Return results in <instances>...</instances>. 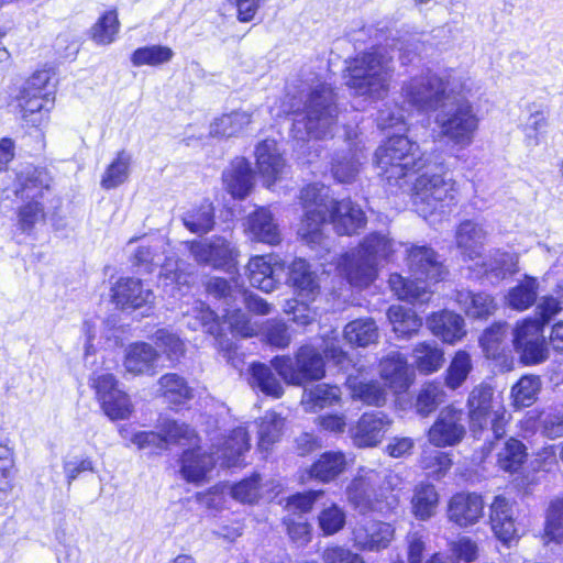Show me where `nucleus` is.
<instances>
[{
    "mask_svg": "<svg viewBox=\"0 0 563 563\" xmlns=\"http://www.w3.org/2000/svg\"><path fill=\"white\" fill-rule=\"evenodd\" d=\"M119 20L115 11L106 12L92 27V38L99 45H108L115 40Z\"/></svg>",
    "mask_w": 563,
    "mask_h": 563,
    "instance_id": "338daca9",
    "label": "nucleus"
},
{
    "mask_svg": "<svg viewBox=\"0 0 563 563\" xmlns=\"http://www.w3.org/2000/svg\"><path fill=\"white\" fill-rule=\"evenodd\" d=\"M327 219L341 235H352L366 224V217L358 205L350 199L332 201Z\"/></svg>",
    "mask_w": 563,
    "mask_h": 563,
    "instance_id": "4be33fe9",
    "label": "nucleus"
},
{
    "mask_svg": "<svg viewBox=\"0 0 563 563\" xmlns=\"http://www.w3.org/2000/svg\"><path fill=\"white\" fill-rule=\"evenodd\" d=\"M247 232L252 240L271 245L280 242V232L269 210L261 208L249 216Z\"/></svg>",
    "mask_w": 563,
    "mask_h": 563,
    "instance_id": "473e14b6",
    "label": "nucleus"
},
{
    "mask_svg": "<svg viewBox=\"0 0 563 563\" xmlns=\"http://www.w3.org/2000/svg\"><path fill=\"white\" fill-rule=\"evenodd\" d=\"M471 90L472 81L468 78V90L448 100L439 109L434 119V123L439 128V135L460 150H464L473 143L479 125L477 112L467 99Z\"/></svg>",
    "mask_w": 563,
    "mask_h": 563,
    "instance_id": "1a4fd4ad",
    "label": "nucleus"
},
{
    "mask_svg": "<svg viewBox=\"0 0 563 563\" xmlns=\"http://www.w3.org/2000/svg\"><path fill=\"white\" fill-rule=\"evenodd\" d=\"M472 368L470 354L465 351H457L446 369L445 385L453 390L461 387Z\"/></svg>",
    "mask_w": 563,
    "mask_h": 563,
    "instance_id": "bf43d9fd",
    "label": "nucleus"
},
{
    "mask_svg": "<svg viewBox=\"0 0 563 563\" xmlns=\"http://www.w3.org/2000/svg\"><path fill=\"white\" fill-rule=\"evenodd\" d=\"M401 477L390 471L362 468L346 488L349 503L361 514H384L398 505L391 493L401 485Z\"/></svg>",
    "mask_w": 563,
    "mask_h": 563,
    "instance_id": "39448f33",
    "label": "nucleus"
},
{
    "mask_svg": "<svg viewBox=\"0 0 563 563\" xmlns=\"http://www.w3.org/2000/svg\"><path fill=\"white\" fill-rule=\"evenodd\" d=\"M446 394L441 383L429 382L421 386L415 402L417 412L427 417L444 402Z\"/></svg>",
    "mask_w": 563,
    "mask_h": 563,
    "instance_id": "3c124183",
    "label": "nucleus"
},
{
    "mask_svg": "<svg viewBox=\"0 0 563 563\" xmlns=\"http://www.w3.org/2000/svg\"><path fill=\"white\" fill-rule=\"evenodd\" d=\"M223 183L227 190L239 199L245 198L253 187V174L246 159L238 157L232 161L223 173Z\"/></svg>",
    "mask_w": 563,
    "mask_h": 563,
    "instance_id": "2f4dec72",
    "label": "nucleus"
},
{
    "mask_svg": "<svg viewBox=\"0 0 563 563\" xmlns=\"http://www.w3.org/2000/svg\"><path fill=\"white\" fill-rule=\"evenodd\" d=\"M255 156L258 170L268 186L283 177L286 163L274 140L261 142L256 146Z\"/></svg>",
    "mask_w": 563,
    "mask_h": 563,
    "instance_id": "a878e982",
    "label": "nucleus"
},
{
    "mask_svg": "<svg viewBox=\"0 0 563 563\" xmlns=\"http://www.w3.org/2000/svg\"><path fill=\"white\" fill-rule=\"evenodd\" d=\"M216 464L212 454H206L200 449L186 451L181 457V474L185 479L200 483Z\"/></svg>",
    "mask_w": 563,
    "mask_h": 563,
    "instance_id": "c9c22d12",
    "label": "nucleus"
},
{
    "mask_svg": "<svg viewBox=\"0 0 563 563\" xmlns=\"http://www.w3.org/2000/svg\"><path fill=\"white\" fill-rule=\"evenodd\" d=\"M186 246L195 261L214 268L230 269L238 256V250L222 236L186 242Z\"/></svg>",
    "mask_w": 563,
    "mask_h": 563,
    "instance_id": "dca6fc26",
    "label": "nucleus"
},
{
    "mask_svg": "<svg viewBox=\"0 0 563 563\" xmlns=\"http://www.w3.org/2000/svg\"><path fill=\"white\" fill-rule=\"evenodd\" d=\"M260 474H253L231 487V495L243 504L256 503L263 494V485Z\"/></svg>",
    "mask_w": 563,
    "mask_h": 563,
    "instance_id": "0e129e2a",
    "label": "nucleus"
},
{
    "mask_svg": "<svg viewBox=\"0 0 563 563\" xmlns=\"http://www.w3.org/2000/svg\"><path fill=\"white\" fill-rule=\"evenodd\" d=\"M284 429V419L276 412H267L261 420L258 429V446L263 451L279 440Z\"/></svg>",
    "mask_w": 563,
    "mask_h": 563,
    "instance_id": "052dcab7",
    "label": "nucleus"
},
{
    "mask_svg": "<svg viewBox=\"0 0 563 563\" xmlns=\"http://www.w3.org/2000/svg\"><path fill=\"white\" fill-rule=\"evenodd\" d=\"M399 243L386 234L371 233L358 247L342 255L338 269L355 287H366L377 276L379 265L391 260Z\"/></svg>",
    "mask_w": 563,
    "mask_h": 563,
    "instance_id": "f03ea898",
    "label": "nucleus"
},
{
    "mask_svg": "<svg viewBox=\"0 0 563 563\" xmlns=\"http://www.w3.org/2000/svg\"><path fill=\"white\" fill-rule=\"evenodd\" d=\"M375 158L379 175L390 189H401L409 174L428 166V158L419 145L404 135L388 137L376 150Z\"/></svg>",
    "mask_w": 563,
    "mask_h": 563,
    "instance_id": "6e6552de",
    "label": "nucleus"
},
{
    "mask_svg": "<svg viewBox=\"0 0 563 563\" xmlns=\"http://www.w3.org/2000/svg\"><path fill=\"white\" fill-rule=\"evenodd\" d=\"M345 464V456L342 452H325L311 465L309 476L328 483L343 472Z\"/></svg>",
    "mask_w": 563,
    "mask_h": 563,
    "instance_id": "49530a36",
    "label": "nucleus"
},
{
    "mask_svg": "<svg viewBox=\"0 0 563 563\" xmlns=\"http://www.w3.org/2000/svg\"><path fill=\"white\" fill-rule=\"evenodd\" d=\"M548 126V110L541 104L529 106V117L523 124V132L531 145L539 144V133Z\"/></svg>",
    "mask_w": 563,
    "mask_h": 563,
    "instance_id": "e2e57ef3",
    "label": "nucleus"
},
{
    "mask_svg": "<svg viewBox=\"0 0 563 563\" xmlns=\"http://www.w3.org/2000/svg\"><path fill=\"white\" fill-rule=\"evenodd\" d=\"M413 363L422 374L438 372L444 362V353L437 342H421L412 351Z\"/></svg>",
    "mask_w": 563,
    "mask_h": 563,
    "instance_id": "c03bdc74",
    "label": "nucleus"
},
{
    "mask_svg": "<svg viewBox=\"0 0 563 563\" xmlns=\"http://www.w3.org/2000/svg\"><path fill=\"white\" fill-rule=\"evenodd\" d=\"M157 384L161 396L168 404L184 405L194 398V389L183 376L176 373L163 375Z\"/></svg>",
    "mask_w": 563,
    "mask_h": 563,
    "instance_id": "e433bc0d",
    "label": "nucleus"
},
{
    "mask_svg": "<svg viewBox=\"0 0 563 563\" xmlns=\"http://www.w3.org/2000/svg\"><path fill=\"white\" fill-rule=\"evenodd\" d=\"M53 106L54 97H49L48 92L40 96L22 90L19 99L23 121L33 126H40L47 121Z\"/></svg>",
    "mask_w": 563,
    "mask_h": 563,
    "instance_id": "7c9ffc66",
    "label": "nucleus"
},
{
    "mask_svg": "<svg viewBox=\"0 0 563 563\" xmlns=\"http://www.w3.org/2000/svg\"><path fill=\"white\" fill-rule=\"evenodd\" d=\"M538 282L536 278L526 277L507 295L508 305L516 310H526L531 307L538 296Z\"/></svg>",
    "mask_w": 563,
    "mask_h": 563,
    "instance_id": "864d4df0",
    "label": "nucleus"
},
{
    "mask_svg": "<svg viewBox=\"0 0 563 563\" xmlns=\"http://www.w3.org/2000/svg\"><path fill=\"white\" fill-rule=\"evenodd\" d=\"M250 384L266 395L279 398L283 395V386L274 376L271 368L264 364H254L251 367Z\"/></svg>",
    "mask_w": 563,
    "mask_h": 563,
    "instance_id": "4d7b16f0",
    "label": "nucleus"
},
{
    "mask_svg": "<svg viewBox=\"0 0 563 563\" xmlns=\"http://www.w3.org/2000/svg\"><path fill=\"white\" fill-rule=\"evenodd\" d=\"M287 283L299 300L314 301L320 295L318 274L305 258L297 257L290 263Z\"/></svg>",
    "mask_w": 563,
    "mask_h": 563,
    "instance_id": "412c9836",
    "label": "nucleus"
},
{
    "mask_svg": "<svg viewBox=\"0 0 563 563\" xmlns=\"http://www.w3.org/2000/svg\"><path fill=\"white\" fill-rule=\"evenodd\" d=\"M344 336L352 344L366 346L377 340L378 330L373 319H357L345 325Z\"/></svg>",
    "mask_w": 563,
    "mask_h": 563,
    "instance_id": "603ef678",
    "label": "nucleus"
},
{
    "mask_svg": "<svg viewBox=\"0 0 563 563\" xmlns=\"http://www.w3.org/2000/svg\"><path fill=\"white\" fill-rule=\"evenodd\" d=\"M132 156L126 151H120L104 169L100 186L110 190L124 184L130 176Z\"/></svg>",
    "mask_w": 563,
    "mask_h": 563,
    "instance_id": "a18cd8bd",
    "label": "nucleus"
},
{
    "mask_svg": "<svg viewBox=\"0 0 563 563\" xmlns=\"http://www.w3.org/2000/svg\"><path fill=\"white\" fill-rule=\"evenodd\" d=\"M544 531L549 540L563 542V496L550 504Z\"/></svg>",
    "mask_w": 563,
    "mask_h": 563,
    "instance_id": "774afa93",
    "label": "nucleus"
},
{
    "mask_svg": "<svg viewBox=\"0 0 563 563\" xmlns=\"http://www.w3.org/2000/svg\"><path fill=\"white\" fill-rule=\"evenodd\" d=\"M163 249L164 242L161 239H155L150 244H141L134 253L133 264L151 273L153 266L159 264Z\"/></svg>",
    "mask_w": 563,
    "mask_h": 563,
    "instance_id": "69168bd1",
    "label": "nucleus"
},
{
    "mask_svg": "<svg viewBox=\"0 0 563 563\" xmlns=\"http://www.w3.org/2000/svg\"><path fill=\"white\" fill-rule=\"evenodd\" d=\"M484 500L475 493H457L448 504V519L460 528L476 525L484 515Z\"/></svg>",
    "mask_w": 563,
    "mask_h": 563,
    "instance_id": "6ab92c4d",
    "label": "nucleus"
},
{
    "mask_svg": "<svg viewBox=\"0 0 563 563\" xmlns=\"http://www.w3.org/2000/svg\"><path fill=\"white\" fill-rule=\"evenodd\" d=\"M489 521L496 537L507 543L518 537V518L515 505L505 496H496L489 506Z\"/></svg>",
    "mask_w": 563,
    "mask_h": 563,
    "instance_id": "5701e85b",
    "label": "nucleus"
},
{
    "mask_svg": "<svg viewBox=\"0 0 563 563\" xmlns=\"http://www.w3.org/2000/svg\"><path fill=\"white\" fill-rule=\"evenodd\" d=\"M250 449V438L247 431L243 427L235 428L228 438L212 452L216 462H220L222 466H239L245 452Z\"/></svg>",
    "mask_w": 563,
    "mask_h": 563,
    "instance_id": "cd10ccee",
    "label": "nucleus"
},
{
    "mask_svg": "<svg viewBox=\"0 0 563 563\" xmlns=\"http://www.w3.org/2000/svg\"><path fill=\"white\" fill-rule=\"evenodd\" d=\"M49 187L47 172L32 165L14 170L13 177L3 187L2 194L5 198H10L12 194L21 201L16 209V227L21 232L31 234L37 224L45 222L43 199Z\"/></svg>",
    "mask_w": 563,
    "mask_h": 563,
    "instance_id": "f257e3e1",
    "label": "nucleus"
},
{
    "mask_svg": "<svg viewBox=\"0 0 563 563\" xmlns=\"http://www.w3.org/2000/svg\"><path fill=\"white\" fill-rule=\"evenodd\" d=\"M427 325L434 335L448 343L461 340L466 333L464 319L449 310L430 316L427 320Z\"/></svg>",
    "mask_w": 563,
    "mask_h": 563,
    "instance_id": "c756f323",
    "label": "nucleus"
},
{
    "mask_svg": "<svg viewBox=\"0 0 563 563\" xmlns=\"http://www.w3.org/2000/svg\"><path fill=\"white\" fill-rule=\"evenodd\" d=\"M341 400V390L338 386L318 384L310 389H305L301 405L306 411H318L332 407Z\"/></svg>",
    "mask_w": 563,
    "mask_h": 563,
    "instance_id": "ea45409f",
    "label": "nucleus"
},
{
    "mask_svg": "<svg viewBox=\"0 0 563 563\" xmlns=\"http://www.w3.org/2000/svg\"><path fill=\"white\" fill-rule=\"evenodd\" d=\"M518 256L514 253L495 250L483 262V273L488 278L501 280L517 272Z\"/></svg>",
    "mask_w": 563,
    "mask_h": 563,
    "instance_id": "37998d69",
    "label": "nucleus"
},
{
    "mask_svg": "<svg viewBox=\"0 0 563 563\" xmlns=\"http://www.w3.org/2000/svg\"><path fill=\"white\" fill-rule=\"evenodd\" d=\"M456 302L468 317L474 319H486L492 316L497 308V303L490 295L486 292H473L471 290L457 291Z\"/></svg>",
    "mask_w": 563,
    "mask_h": 563,
    "instance_id": "72a5a7b5",
    "label": "nucleus"
},
{
    "mask_svg": "<svg viewBox=\"0 0 563 563\" xmlns=\"http://www.w3.org/2000/svg\"><path fill=\"white\" fill-rule=\"evenodd\" d=\"M466 434L464 412L453 406L444 407L428 431V439L437 448L454 446Z\"/></svg>",
    "mask_w": 563,
    "mask_h": 563,
    "instance_id": "f3484780",
    "label": "nucleus"
},
{
    "mask_svg": "<svg viewBox=\"0 0 563 563\" xmlns=\"http://www.w3.org/2000/svg\"><path fill=\"white\" fill-rule=\"evenodd\" d=\"M493 396L494 391L487 385L474 387L467 398L468 416L474 430L490 427L495 438L500 439L506 433V410Z\"/></svg>",
    "mask_w": 563,
    "mask_h": 563,
    "instance_id": "ddd939ff",
    "label": "nucleus"
},
{
    "mask_svg": "<svg viewBox=\"0 0 563 563\" xmlns=\"http://www.w3.org/2000/svg\"><path fill=\"white\" fill-rule=\"evenodd\" d=\"M393 420L382 411L363 413L356 424L350 429L353 443L358 448H373L378 445Z\"/></svg>",
    "mask_w": 563,
    "mask_h": 563,
    "instance_id": "a211bd4d",
    "label": "nucleus"
},
{
    "mask_svg": "<svg viewBox=\"0 0 563 563\" xmlns=\"http://www.w3.org/2000/svg\"><path fill=\"white\" fill-rule=\"evenodd\" d=\"M295 358L292 361L284 355L272 360V366L286 383L300 386L307 380H318L324 376V361L314 346L302 345Z\"/></svg>",
    "mask_w": 563,
    "mask_h": 563,
    "instance_id": "f8f14e48",
    "label": "nucleus"
},
{
    "mask_svg": "<svg viewBox=\"0 0 563 563\" xmlns=\"http://www.w3.org/2000/svg\"><path fill=\"white\" fill-rule=\"evenodd\" d=\"M207 290L213 297L223 301L222 318L230 325L232 332L242 338H252L260 331L258 324L238 307L239 298L243 296V289L232 287L228 280L213 277L208 282Z\"/></svg>",
    "mask_w": 563,
    "mask_h": 563,
    "instance_id": "4468645a",
    "label": "nucleus"
},
{
    "mask_svg": "<svg viewBox=\"0 0 563 563\" xmlns=\"http://www.w3.org/2000/svg\"><path fill=\"white\" fill-rule=\"evenodd\" d=\"M280 269L277 260L273 255H258L250 260L247 274L250 283L265 292H272L277 288L278 278L276 271Z\"/></svg>",
    "mask_w": 563,
    "mask_h": 563,
    "instance_id": "c85d7f7f",
    "label": "nucleus"
},
{
    "mask_svg": "<svg viewBox=\"0 0 563 563\" xmlns=\"http://www.w3.org/2000/svg\"><path fill=\"white\" fill-rule=\"evenodd\" d=\"M407 265L410 278L391 274L388 284L394 294L401 300L426 302L430 298L428 282L437 283L445 274V269L437 253L428 246H412L408 251Z\"/></svg>",
    "mask_w": 563,
    "mask_h": 563,
    "instance_id": "20e7f679",
    "label": "nucleus"
},
{
    "mask_svg": "<svg viewBox=\"0 0 563 563\" xmlns=\"http://www.w3.org/2000/svg\"><path fill=\"white\" fill-rule=\"evenodd\" d=\"M347 86L355 95L372 101L384 99L394 76L393 56L383 47H375L356 56L347 67Z\"/></svg>",
    "mask_w": 563,
    "mask_h": 563,
    "instance_id": "423d86ee",
    "label": "nucleus"
},
{
    "mask_svg": "<svg viewBox=\"0 0 563 563\" xmlns=\"http://www.w3.org/2000/svg\"><path fill=\"white\" fill-rule=\"evenodd\" d=\"M251 122V112L233 111L214 119L210 125V134L219 137L236 136L242 133Z\"/></svg>",
    "mask_w": 563,
    "mask_h": 563,
    "instance_id": "79ce46f5",
    "label": "nucleus"
},
{
    "mask_svg": "<svg viewBox=\"0 0 563 563\" xmlns=\"http://www.w3.org/2000/svg\"><path fill=\"white\" fill-rule=\"evenodd\" d=\"M468 90V78L449 73L444 76L427 71L404 81L401 96L418 111L439 110L455 95Z\"/></svg>",
    "mask_w": 563,
    "mask_h": 563,
    "instance_id": "0eeeda50",
    "label": "nucleus"
},
{
    "mask_svg": "<svg viewBox=\"0 0 563 563\" xmlns=\"http://www.w3.org/2000/svg\"><path fill=\"white\" fill-rule=\"evenodd\" d=\"M112 299L121 309H137L152 303L154 294L144 287L141 279L122 277L112 287Z\"/></svg>",
    "mask_w": 563,
    "mask_h": 563,
    "instance_id": "b1692460",
    "label": "nucleus"
},
{
    "mask_svg": "<svg viewBox=\"0 0 563 563\" xmlns=\"http://www.w3.org/2000/svg\"><path fill=\"white\" fill-rule=\"evenodd\" d=\"M181 221L186 229L195 234L202 235L210 232L214 225L213 205L208 200L202 201L199 206L187 210Z\"/></svg>",
    "mask_w": 563,
    "mask_h": 563,
    "instance_id": "a19ab883",
    "label": "nucleus"
},
{
    "mask_svg": "<svg viewBox=\"0 0 563 563\" xmlns=\"http://www.w3.org/2000/svg\"><path fill=\"white\" fill-rule=\"evenodd\" d=\"M346 386L353 399L361 400L365 405L380 407L386 402L387 393L376 380L365 382L357 376L350 375L346 379Z\"/></svg>",
    "mask_w": 563,
    "mask_h": 563,
    "instance_id": "58836bf2",
    "label": "nucleus"
},
{
    "mask_svg": "<svg viewBox=\"0 0 563 563\" xmlns=\"http://www.w3.org/2000/svg\"><path fill=\"white\" fill-rule=\"evenodd\" d=\"M361 153L349 151L334 158L332 174L340 183H351L355 179L362 165Z\"/></svg>",
    "mask_w": 563,
    "mask_h": 563,
    "instance_id": "13d9d810",
    "label": "nucleus"
},
{
    "mask_svg": "<svg viewBox=\"0 0 563 563\" xmlns=\"http://www.w3.org/2000/svg\"><path fill=\"white\" fill-rule=\"evenodd\" d=\"M514 346L526 365L541 364L550 355L543 324L537 319H526L517 324L514 330Z\"/></svg>",
    "mask_w": 563,
    "mask_h": 563,
    "instance_id": "2eb2a0df",
    "label": "nucleus"
},
{
    "mask_svg": "<svg viewBox=\"0 0 563 563\" xmlns=\"http://www.w3.org/2000/svg\"><path fill=\"white\" fill-rule=\"evenodd\" d=\"M527 456L525 445L517 439L510 438L498 452V465L507 472L517 471Z\"/></svg>",
    "mask_w": 563,
    "mask_h": 563,
    "instance_id": "680f3d73",
    "label": "nucleus"
},
{
    "mask_svg": "<svg viewBox=\"0 0 563 563\" xmlns=\"http://www.w3.org/2000/svg\"><path fill=\"white\" fill-rule=\"evenodd\" d=\"M411 190L417 211L428 218L435 212L444 213L445 208L456 203L459 185L445 174L424 173L417 177Z\"/></svg>",
    "mask_w": 563,
    "mask_h": 563,
    "instance_id": "9b49d317",
    "label": "nucleus"
},
{
    "mask_svg": "<svg viewBox=\"0 0 563 563\" xmlns=\"http://www.w3.org/2000/svg\"><path fill=\"white\" fill-rule=\"evenodd\" d=\"M300 199L305 217L299 225L298 235L312 250L328 252L330 240L323 234L322 228L334 199L330 198L329 188L322 184H311L301 190Z\"/></svg>",
    "mask_w": 563,
    "mask_h": 563,
    "instance_id": "9d476101",
    "label": "nucleus"
},
{
    "mask_svg": "<svg viewBox=\"0 0 563 563\" xmlns=\"http://www.w3.org/2000/svg\"><path fill=\"white\" fill-rule=\"evenodd\" d=\"M387 317L394 332L400 338L417 333L422 325V320L411 309L402 306H391L388 309Z\"/></svg>",
    "mask_w": 563,
    "mask_h": 563,
    "instance_id": "de8ad7c7",
    "label": "nucleus"
},
{
    "mask_svg": "<svg viewBox=\"0 0 563 563\" xmlns=\"http://www.w3.org/2000/svg\"><path fill=\"white\" fill-rule=\"evenodd\" d=\"M188 328L192 330L203 329L208 333L218 334L219 323L216 313L202 301L195 300L192 307L184 312Z\"/></svg>",
    "mask_w": 563,
    "mask_h": 563,
    "instance_id": "8fccbe9b",
    "label": "nucleus"
},
{
    "mask_svg": "<svg viewBox=\"0 0 563 563\" xmlns=\"http://www.w3.org/2000/svg\"><path fill=\"white\" fill-rule=\"evenodd\" d=\"M175 53L169 46L147 45L136 48L131 55V63L135 67H158L169 63Z\"/></svg>",
    "mask_w": 563,
    "mask_h": 563,
    "instance_id": "09e8293b",
    "label": "nucleus"
},
{
    "mask_svg": "<svg viewBox=\"0 0 563 563\" xmlns=\"http://www.w3.org/2000/svg\"><path fill=\"white\" fill-rule=\"evenodd\" d=\"M391 525L382 521L358 523L352 531V541L361 551H380L386 549L394 539Z\"/></svg>",
    "mask_w": 563,
    "mask_h": 563,
    "instance_id": "aec40b11",
    "label": "nucleus"
},
{
    "mask_svg": "<svg viewBox=\"0 0 563 563\" xmlns=\"http://www.w3.org/2000/svg\"><path fill=\"white\" fill-rule=\"evenodd\" d=\"M159 283L166 290L170 289L172 296H176V290L181 292L184 287H188L189 275L179 269L178 260L167 257L161 267Z\"/></svg>",
    "mask_w": 563,
    "mask_h": 563,
    "instance_id": "6e6d98bb",
    "label": "nucleus"
},
{
    "mask_svg": "<svg viewBox=\"0 0 563 563\" xmlns=\"http://www.w3.org/2000/svg\"><path fill=\"white\" fill-rule=\"evenodd\" d=\"M488 232L484 224L465 220L455 231V242L461 254L467 260H475L482 255Z\"/></svg>",
    "mask_w": 563,
    "mask_h": 563,
    "instance_id": "bb28decb",
    "label": "nucleus"
},
{
    "mask_svg": "<svg viewBox=\"0 0 563 563\" xmlns=\"http://www.w3.org/2000/svg\"><path fill=\"white\" fill-rule=\"evenodd\" d=\"M158 360L159 353L150 343L137 342L126 349L123 366L133 376L154 375Z\"/></svg>",
    "mask_w": 563,
    "mask_h": 563,
    "instance_id": "393cba45",
    "label": "nucleus"
},
{
    "mask_svg": "<svg viewBox=\"0 0 563 563\" xmlns=\"http://www.w3.org/2000/svg\"><path fill=\"white\" fill-rule=\"evenodd\" d=\"M290 110L297 115L292 132L298 140L327 137L336 124L335 93L325 82H319L309 89L302 110L296 103L290 104Z\"/></svg>",
    "mask_w": 563,
    "mask_h": 563,
    "instance_id": "7ed1b4c3",
    "label": "nucleus"
},
{
    "mask_svg": "<svg viewBox=\"0 0 563 563\" xmlns=\"http://www.w3.org/2000/svg\"><path fill=\"white\" fill-rule=\"evenodd\" d=\"M439 505V494L434 485L421 482L415 486L411 498L413 516L422 521L433 517Z\"/></svg>",
    "mask_w": 563,
    "mask_h": 563,
    "instance_id": "4c0bfd02",
    "label": "nucleus"
},
{
    "mask_svg": "<svg viewBox=\"0 0 563 563\" xmlns=\"http://www.w3.org/2000/svg\"><path fill=\"white\" fill-rule=\"evenodd\" d=\"M541 389V379L537 375L522 376L511 388V398L517 408L529 407Z\"/></svg>",
    "mask_w": 563,
    "mask_h": 563,
    "instance_id": "5fc2aeb1",
    "label": "nucleus"
},
{
    "mask_svg": "<svg viewBox=\"0 0 563 563\" xmlns=\"http://www.w3.org/2000/svg\"><path fill=\"white\" fill-rule=\"evenodd\" d=\"M380 376L395 391L405 390L410 383L406 358L398 352L380 361Z\"/></svg>",
    "mask_w": 563,
    "mask_h": 563,
    "instance_id": "f704fd0d",
    "label": "nucleus"
}]
</instances>
